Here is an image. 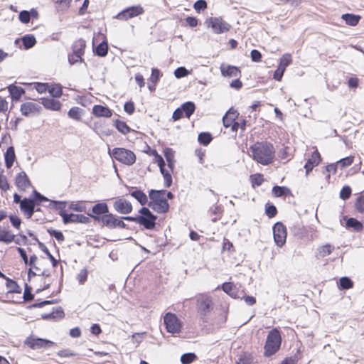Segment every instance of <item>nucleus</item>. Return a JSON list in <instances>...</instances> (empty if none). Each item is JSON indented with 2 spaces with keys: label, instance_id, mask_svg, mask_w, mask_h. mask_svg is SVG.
Here are the masks:
<instances>
[{
  "label": "nucleus",
  "instance_id": "obj_1",
  "mask_svg": "<svg viewBox=\"0 0 364 364\" xmlns=\"http://www.w3.org/2000/svg\"><path fill=\"white\" fill-rule=\"evenodd\" d=\"M250 151L252 159L264 166L270 164L275 155L273 145L267 141L255 143L250 147Z\"/></svg>",
  "mask_w": 364,
  "mask_h": 364
},
{
  "label": "nucleus",
  "instance_id": "obj_2",
  "mask_svg": "<svg viewBox=\"0 0 364 364\" xmlns=\"http://www.w3.org/2000/svg\"><path fill=\"white\" fill-rule=\"evenodd\" d=\"M165 190H153L149 191L150 201L148 203V205L154 211L158 213H165L168 210L169 204L167 199L165 197Z\"/></svg>",
  "mask_w": 364,
  "mask_h": 364
},
{
  "label": "nucleus",
  "instance_id": "obj_3",
  "mask_svg": "<svg viewBox=\"0 0 364 364\" xmlns=\"http://www.w3.org/2000/svg\"><path fill=\"white\" fill-rule=\"evenodd\" d=\"M282 337L277 328L271 330L267 336L264 355L266 357L275 354L280 348Z\"/></svg>",
  "mask_w": 364,
  "mask_h": 364
},
{
  "label": "nucleus",
  "instance_id": "obj_4",
  "mask_svg": "<svg viewBox=\"0 0 364 364\" xmlns=\"http://www.w3.org/2000/svg\"><path fill=\"white\" fill-rule=\"evenodd\" d=\"M109 154L118 161L131 166L136 161V155L131 150L124 148H114Z\"/></svg>",
  "mask_w": 364,
  "mask_h": 364
},
{
  "label": "nucleus",
  "instance_id": "obj_5",
  "mask_svg": "<svg viewBox=\"0 0 364 364\" xmlns=\"http://www.w3.org/2000/svg\"><path fill=\"white\" fill-rule=\"evenodd\" d=\"M198 312L200 315L203 321L207 322L206 316L213 309V302L212 298L205 294H200L197 296Z\"/></svg>",
  "mask_w": 364,
  "mask_h": 364
},
{
  "label": "nucleus",
  "instance_id": "obj_6",
  "mask_svg": "<svg viewBox=\"0 0 364 364\" xmlns=\"http://www.w3.org/2000/svg\"><path fill=\"white\" fill-rule=\"evenodd\" d=\"M141 215H138V223L147 230L154 229L157 216L154 215L149 208L143 207L139 210Z\"/></svg>",
  "mask_w": 364,
  "mask_h": 364
},
{
  "label": "nucleus",
  "instance_id": "obj_7",
  "mask_svg": "<svg viewBox=\"0 0 364 364\" xmlns=\"http://www.w3.org/2000/svg\"><path fill=\"white\" fill-rule=\"evenodd\" d=\"M208 27H210L213 33L220 34L228 32L231 26L221 18L211 17L206 20Z\"/></svg>",
  "mask_w": 364,
  "mask_h": 364
},
{
  "label": "nucleus",
  "instance_id": "obj_8",
  "mask_svg": "<svg viewBox=\"0 0 364 364\" xmlns=\"http://www.w3.org/2000/svg\"><path fill=\"white\" fill-rule=\"evenodd\" d=\"M164 321L168 333H176L181 331V322L174 314L167 313L164 316Z\"/></svg>",
  "mask_w": 364,
  "mask_h": 364
},
{
  "label": "nucleus",
  "instance_id": "obj_9",
  "mask_svg": "<svg viewBox=\"0 0 364 364\" xmlns=\"http://www.w3.org/2000/svg\"><path fill=\"white\" fill-rule=\"evenodd\" d=\"M144 12V10L140 5L133 6L122 10L116 16V18L122 21H127L129 18L141 15Z\"/></svg>",
  "mask_w": 364,
  "mask_h": 364
},
{
  "label": "nucleus",
  "instance_id": "obj_10",
  "mask_svg": "<svg viewBox=\"0 0 364 364\" xmlns=\"http://www.w3.org/2000/svg\"><path fill=\"white\" fill-rule=\"evenodd\" d=\"M59 215L63 218V221L65 224L68 223H83L87 224L90 222V218L80 214L70 213L68 214L65 211L59 212Z\"/></svg>",
  "mask_w": 364,
  "mask_h": 364
},
{
  "label": "nucleus",
  "instance_id": "obj_11",
  "mask_svg": "<svg viewBox=\"0 0 364 364\" xmlns=\"http://www.w3.org/2000/svg\"><path fill=\"white\" fill-rule=\"evenodd\" d=\"M274 239L278 247H282L286 242L287 228L282 223H277L273 227Z\"/></svg>",
  "mask_w": 364,
  "mask_h": 364
},
{
  "label": "nucleus",
  "instance_id": "obj_12",
  "mask_svg": "<svg viewBox=\"0 0 364 364\" xmlns=\"http://www.w3.org/2000/svg\"><path fill=\"white\" fill-rule=\"evenodd\" d=\"M239 113L237 111L230 109L223 117V122L225 127H231V130L237 132L238 130V124L235 123L238 118Z\"/></svg>",
  "mask_w": 364,
  "mask_h": 364
},
{
  "label": "nucleus",
  "instance_id": "obj_13",
  "mask_svg": "<svg viewBox=\"0 0 364 364\" xmlns=\"http://www.w3.org/2000/svg\"><path fill=\"white\" fill-rule=\"evenodd\" d=\"M25 343L32 349L46 348L53 344V343L49 340L33 336L27 338Z\"/></svg>",
  "mask_w": 364,
  "mask_h": 364
},
{
  "label": "nucleus",
  "instance_id": "obj_14",
  "mask_svg": "<svg viewBox=\"0 0 364 364\" xmlns=\"http://www.w3.org/2000/svg\"><path fill=\"white\" fill-rule=\"evenodd\" d=\"M88 216L92 218L97 222H101L104 226L109 229L116 228L117 218L112 213H107L102 216H95L88 213Z\"/></svg>",
  "mask_w": 364,
  "mask_h": 364
},
{
  "label": "nucleus",
  "instance_id": "obj_15",
  "mask_svg": "<svg viewBox=\"0 0 364 364\" xmlns=\"http://www.w3.org/2000/svg\"><path fill=\"white\" fill-rule=\"evenodd\" d=\"M113 208L117 213L120 214H129L132 211V205L124 198L117 199L113 203Z\"/></svg>",
  "mask_w": 364,
  "mask_h": 364
},
{
  "label": "nucleus",
  "instance_id": "obj_16",
  "mask_svg": "<svg viewBox=\"0 0 364 364\" xmlns=\"http://www.w3.org/2000/svg\"><path fill=\"white\" fill-rule=\"evenodd\" d=\"M35 206V200L25 198L21 203L20 208L27 215L28 218H31L34 213Z\"/></svg>",
  "mask_w": 364,
  "mask_h": 364
},
{
  "label": "nucleus",
  "instance_id": "obj_17",
  "mask_svg": "<svg viewBox=\"0 0 364 364\" xmlns=\"http://www.w3.org/2000/svg\"><path fill=\"white\" fill-rule=\"evenodd\" d=\"M220 72L223 76L228 77H239L240 76L241 72L240 69L233 65L221 64Z\"/></svg>",
  "mask_w": 364,
  "mask_h": 364
},
{
  "label": "nucleus",
  "instance_id": "obj_18",
  "mask_svg": "<svg viewBox=\"0 0 364 364\" xmlns=\"http://www.w3.org/2000/svg\"><path fill=\"white\" fill-rule=\"evenodd\" d=\"M15 183L19 191H26L31 183L24 171L18 173L15 178Z\"/></svg>",
  "mask_w": 364,
  "mask_h": 364
},
{
  "label": "nucleus",
  "instance_id": "obj_19",
  "mask_svg": "<svg viewBox=\"0 0 364 364\" xmlns=\"http://www.w3.org/2000/svg\"><path fill=\"white\" fill-rule=\"evenodd\" d=\"M321 160V155L317 150L311 154V158H309L306 163L304 168L306 169V173H309L313 169L314 167L318 166Z\"/></svg>",
  "mask_w": 364,
  "mask_h": 364
},
{
  "label": "nucleus",
  "instance_id": "obj_20",
  "mask_svg": "<svg viewBox=\"0 0 364 364\" xmlns=\"http://www.w3.org/2000/svg\"><path fill=\"white\" fill-rule=\"evenodd\" d=\"M41 107L34 102H28L21 105V112L23 116H28L31 114L38 112Z\"/></svg>",
  "mask_w": 364,
  "mask_h": 364
},
{
  "label": "nucleus",
  "instance_id": "obj_21",
  "mask_svg": "<svg viewBox=\"0 0 364 364\" xmlns=\"http://www.w3.org/2000/svg\"><path fill=\"white\" fill-rule=\"evenodd\" d=\"M92 114L97 117H111L112 111L107 107L102 105H95L92 107Z\"/></svg>",
  "mask_w": 364,
  "mask_h": 364
},
{
  "label": "nucleus",
  "instance_id": "obj_22",
  "mask_svg": "<svg viewBox=\"0 0 364 364\" xmlns=\"http://www.w3.org/2000/svg\"><path fill=\"white\" fill-rule=\"evenodd\" d=\"M41 103L48 109L58 111L61 108V103L54 98H42Z\"/></svg>",
  "mask_w": 364,
  "mask_h": 364
},
{
  "label": "nucleus",
  "instance_id": "obj_23",
  "mask_svg": "<svg viewBox=\"0 0 364 364\" xmlns=\"http://www.w3.org/2000/svg\"><path fill=\"white\" fill-rule=\"evenodd\" d=\"M8 91L11 96L12 100H18L25 91L21 87H18L14 85H11L8 87Z\"/></svg>",
  "mask_w": 364,
  "mask_h": 364
},
{
  "label": "nucleus",
  "instance_id": "obj_24",
  "mask_svg": "<svg viewBox=\"0 0 364 364\" xmlns=\"http://www.w3.org/2000/svg\"><path fill=\"white\" fill-rule=\"evenodd\" d=\"M129 194L137 200L141 205H144L148 203V198L142 191L135 188L130 191Z\"/></svg>",
  "mask_w": 364,
  "mask_h": 364
},
{
  "label": "nucleus",
  "instance_id": "obj_25",
  "mask_svg": "<svg viewBox=\"0 0 364 364\" xmlns=\"http://www.w3.org/2000/svg\"><path fill=\"white\" fill-rule=\"evenodd\" d=\"M92 211L95 216H100V215H106L109 213L108 205L105 203H99L95 204L92 208Z\"/></svg>",
  "mask_w": 364,
  "mask_h": 364
},
{
  "label": "nucleus",
  "instance_id": "obj_26",
  "mask_svg": "<svg viewBox=\"0 0 364 364\" xmlns=\"http://www.w3.org/2000/svg\"><path fill=\"white\" fill-rule=\"evenodd\" d=\"M15 158L14 148L13 146H9L4 154L5 165L8 168L13 166Z\"/></svg>",
  "mask_w": 364,
  "mask_h": 364
},
{
  "label": "nucleus",
  "instance_id": "obj_27",
  "mask_svg": "<svg viewBox=\"0 0 364 364\" xmlns=\"http://www.w3.org/2000/svg\"><path fill=\"white\" fill-rule=\"evenodd\" d=\"M15 235L9 230L0 227V242L9 244L14 241Z\"/></svg>",
  "mask_w": 364,
  "mask_h": 364
},
{
  "label": "nucleus",
  "instance_id": "obj_28",
  "mask_svg": "<svg viewBox=\"0 0 364 364\" xmlns=\"http://www.w3.org/2000/svg\"><path fill=\"white\" fill-rule=\"evenodd\" d=\"M85 41L81 38L78 39L77 41H75L73 45V52L80 56H82L85 53Z\"/></svg>",
  "mask_w": 364,
  "mask_h": 364
},
{
  "label": "nucleus",
  "instance_id": "obj_29",
  "mask_svg": "<svg viewBox=\"0 0 364 364\" xmlns=\"http://www.w3.org/2000/svg\"><path fill=\"white\" fill-rule=\"evenodd\" d=\"M164 156L168 163V166L173 171L174 166V151L171 148H166L164 151Z\"/></svg>",
  "mask_w": 364,
  "mask_h": 364
},
{
  "label": "nucleus",
  "instance_id": "obj_30",
  "mask_svg": "<svg viewBox=\"0 0 364 364\" xmlns=\"http://www.w3.org/2000/svg\"><path fill=\"white\" fill-rule=\"evenodd\" d=\"M5 279L6 281V288L9 289V292H10V293H21V288L17 284L16 282H15L14 280L9 278L7 277H6V278H5Z\"/></svg>",
  "mask_w": 364,
  "mask_h": 364
},
{
  "label": "nucleus",
  "instance_id": "obj_31",
  "mask_svg": "<svg viewBox=\"0 0 364 364\" xmlns=\"http://www.w3.org/2000/svg\"><path fill=\"white\" fill-rule=\"evenodd\" d=\"M342 19H343L347 24L353 26L358 23L360 16L351 14H345L342 15Z\"/></svg>",
  "mask_w": 364,
  "mask_h": 364
},
{
  "label": "nucleus",
  "instance_id": "obj_32",
  "mask_svg": "<svg viewBox=\"0 0 364 364\" xmlns=\"http://www.w3.org/2000/svg\"><path fill=\"white\" fill-rule=\"evenodd\" d=\"M183 112L185 113L186 117L189 118L196 109L195 104L193 102H186L181 107Z\"/></svg>",
  "mask_w": 364,
  "mask_h": 364
},
{
  "label": "nucleus",
  "instance_id": "obj_33",
  "mask_svg": "<svg viewBox=\"0 0 364 364\" xmlns=\"http://www.w3.org/2000/svg\"><path fill=\"white\" fill-rule=\"evenodd\" d=\"M235 364H254L253 356L249 353H243L240 355Z\"/></svg>",
  "mask_w": 364,
  "mask_h": 364
},
{
  "label": "nucleus",
  "instance_id": "obj_34",
  "mask_svg": "<svg viewBox=\"0 0 364 364\" xmlns=\"http://www.w3.org/2000/svg\"><path fill=\"white\" fill-rule=\"evenodd\" d=\"M363 224L353 218H348L346 220V228H353L354 230L360 231L363 229Z\"/></svg>",
  "mask_w": 364,
  "mask_h": 364
},
{
  "label": "nucleus",
  "instance_id": "obj_35",
  "mask_svg": "<svg viewBox=\"0 0 364 364\" xmlns=\"http://www.w3.org/2000/svg\"><path fill=\"white\" fill-rule=\"evenodd\" d=\"M83 110L78 107H73L68 112L70 118L79 121L82 115Z\"/></svg>",
  "mask_w": 364,
  "mask_h": 364
},
{
  "label": "nucleus",
  "instance_id": "obj_36",
  "mask_svg": "<svg viewBox=\"0 0 364 364\" xmlns=\"http://www.w3.org/2000/svg\"><path fill=\"white\" fill-rule=\"evenodd\" d=\"M108 52V44L107 41H102L95 48V53L97 55L105 57Z\"/></svg>",
  "mask_w": 364,
  "mask_h": 364
},
{
  "label": "nucleus",
  "instance_id": "obj_37",
  "mask_svg": "<svg viewBox=\"0 0 364 364\" xmlns=\"http://www.w3.org/2000/svg\"><path fill=\"white\" fill-rule=\"evenodd\" d=\"M334 246L329 244H326L325 245L320 247L318 249L319 257H325L331 255L332 252L334 250Z\"/></svg>",
  "mask_w": 364,
  "mask_h": 364
},
{
  "label": "nucleus",
  "instance_id": "obj_38",
  "mask_svg": "<svg viewBox=\"0 0 364 364\" xmlns=\"http://www.w3.org/2000/svg\"><path fill=\"white\" fill-rule=\"evenodd\" d=\"M114 126L117 129L123 134H127L131 131L130 127L124 122L119 119L115 120Z\"/></svg>",
  "mask_w": 364,
  "mask_h": 364
},
{
  "label": "nucleus",
  "instance_id": "obj_39",
  "mask_svg": "<svg viewBox=\"0 0 364 364\" xmlns=\"http://www.w3.org/2000/svg\"><path fill=\"white\" fill-rule=\"evenodd\" d=\"M64 316V312L60 307L56 309L55 311H53L50 314H42V318L44 319H50L55 318H62Z\"/></svg>",
  "mask_w": 364,
  "mask_h": 364
},
{
  "label": "nucleus",
  "instance_id": "obj_40",
  "mask_svg": "<svg viewBox=\"0 0 364 364\" xmlns=\"http://www.w3.org/2000/svg\"><path fill=\"white\" fill-rule=\"evenodd\" d=\"M353 287V282L348 277H343L339 279L341 289H349Z\"/></svg>",
  "mask_w": 364,
  "mask_h": 364
},
{
  "label": "nucleus",
  "instance_id": "obj_41",
  "mask_svg": "<svg viewBox=\"0 0 364 364\" xmlns=\"http://www.w3.org/2000/svg\"><path fill=\"white\" fill-rule=\"evenodd\" d=\"M160 172L164 176L165 181V187L169 188L172 184V176L170 171L166 170L164 166L160 168Z\"/></svg>",
  "mask_w": 364,
  "mask_h": 364
},
{
  "label": "nucleus",
  "instance_id": "obj_42",
  "mask_svg": "<svg viewBox=\"0 0 364 364\" xmlns=\"http://www.w3.org/2000/svg\"><path fill=\"white\" fill-rule=\"evenodd\" d=\"M23 46L28 49L34 46L36 43V38L33 36L27 35L22 38Z\"/></svg>",
  "mask_w": 364,
  "mask_h": 364
},
{
  "label": "nucleus",
  "instance_id": "obj_43",
  "mask_svg": "<svg viewBox=\"0 0 364 364\" xmlns=\"http://www.w3.org/2000/svg\"><path fill=\"white\" fill-rule=\"evenodd\" d=\"M38 246L41 249V250L48 256L50 260L52 262L53 266L55 267L57 266L58 262L55 257L50 254L48 249L45 246V245L41 242H38Z\"/></svg>",
  "mask_w": 364,
  "mask_h": 364
},
{
  "label": "nucleus",
  "instance_id": "obj_44",
  "mask_svg": "<svg viewBox=\"0 0 364 364\" xmlns=\"http://www.w3.org/2000/svg\"><path fill=\"white\" fill-rule=\"evenodd\" d=\"M291 63V57L290 54H284L280 59L279 68L285 71L286 68Z\"/></svg>",
  "mask_w": 364,
  "mask_h": 364
},
{
  "label": "nucleus",
  "instance_id": "obj_45",
  "mask_svg": "<svg viewBox=\"0 0 364 364\" xmlns=\"http://www.w3.org/2000/svg\"><path fill=\"white\" fill-rule=\"evenodd\" d=\"M198 139L201 144L206 146L211 141L212 136L210 133L202 132L199 134Z\"/></svg>",
  "mask_w": 364,
  "mask_h": 364
},
{
  "label": "nucleus",
  "instance_id": "obj_46",
  "mask_svg": "<svg viewBox=\"0 0 364 364\" xmlns=\"http://www.w3.org/2000/svg\"><path fill=\"white\" fill-rule=\"evenodd\" d=\"M196 359V355L193 353H184L181 357V361L183 364H190Z\"/></svg>",
  "mask_w": 364,
  "mask_h": 364
},
{
  "label": "nucleus",
  "instance_id": "obj_47",
  "mask_svg": "<svg viewBox=\"0 0 364 364\" xmlns=\"http://www.w3.org/2000/svg\"><path fill=\"white\" fill-rule=\"evenodd\" d=\"M355 208L360 213H364V195L358 196L355 203Z\"/></svg>",
  "mask_w": 364,
  "mask_h": 364
},
{
  "label": "nucleus",
  "instance_id": "obj_48",
  "mask_svg": "<svg viewBox=\"0 0 364 364\" xmlns=\"http://www.w3.org/2000/svg\"><path fill=\"white\" fill-rule=\"evenodd\" d=\"M49 207L60 211H64L66 203L63 201L50 200Z\"/></svg>",
  "mask_w": 364,
  "mask_h": 364
},
{
  "label": "nucleus",
  "instance_id": "obj_49",
  "mask_svg": "<svg viewBox=\"0 0 364 364\" xmlns=\"http://www.w3.org/2000/svg\"><path fill=\"white\" fill-rule=\"evenodd\" d=\"M48 90L53 97H59L62 95V89L58 85H53L51 87L48 85Z\"/></svg>",
  "mask_w": 364,
  "mask_h": 364
},
{
  "label": "nucleus",
  "instance_id": "obj_50",
  "mask_svg": "<svg viewBox=\"0 0 364 364\" xmlns=\"http://www.w3.org/2000/svg\"><path fill=\"white\" fill-rule=\"evenodd\" d=\"M190 73L185 67H179L174 71V75L176 78H181L187 76Z\"/></svg>",
  "mask_w": 364,
  "mask_h": 364
},
{
  "label": "nucleus",
  "instance_id": "obj_51",
  "mask_svg": "<svg viewBox=\"0 0 364 364\" xmlns=\"http://www.w3.org/2000/svg\"><path fill=\"white\" fill-rule=\"evenodd\" d=\"M48 232L59 242H63L65 240L63 234L59 230L49 229Z\"/></svg>",
  "mask_w": 364,
  "mask_h": 364
},
{
  "label": "nucleus",
  "instance_id": "obj_52",
  "mask_svg": "<svg viewBox=\"0 0 364 364\" xmlns=\"http://www.w3.org/2000/svg\"><path fill=\"white\" fill-rule=\"evenodd\" d=\"M353 163V157L348 156L343 158L338 161V166H340L341 168H344L346 166H350Z\"/></svg>",
  "mask_w": 364,
  "mask_h": 364
},
{
  "label": "nucleus",
  "instance_id": "obj_53",
  "mask_svg": "<svg viewBox=\"0 0 364 364\" xmlns=\"http://www.w3.org/2000/svg\"><path fill=\"white\" fill-rule=\"evenodd\" d=\"M350 195L351 188L348 186L343 187L340 192V198L343 200H347L350 198Z\"/></svg>",
  "mask_w": 364,
  "mask_h": 364
},
{
  "label": "nucleus",
  "instance_id": "obj_54",
  "mask_svg": "<svg viewBox=\"0 0 364 364\" xmlns=\"http://www.w3.org/2000/svg\"><path fill=\"white\" fill-rule=\"evenodd\" d=\"M265 213L269 218H272L277 215V210L276 207L274 205H268L267 204V205H266Z\"/></svg>",
  "mask_w": 364,
  "mask_h": 364
},
{
  "label": "nucleus",
  "instance_id": "obj_55",
  "mask_svg": "<svg viewBox=\"0 0 364 364\" xmlns=\"http://www.w3.org/2000/svg\"><path fill=\"white\" fill-rule=\"evenodd\" d=\"M194 9L200 12L207 8V2L205 0H198L193 4Z\"/></svg>",
  "mask_w": 364,
  "mask_h": 364
},
{
  "label": "nucleus",
  "instance_id": "obj_56",
  "mask_svg": "<svg viewBox=\"0 0 364 364\" xmlns=\"http://www.w3.org/2000/svg\"><path fill=\"white\" fill-rule=\"evenodd\" d=\"M287 191H288L287 188L277 186H274L272 188V192L276 197H281L285 195Z\"/></svg>",
  "mask_w": 364,
  "mask_h": 364
},
{
  "label": "nucleus",
  "instance_id": "obj_57",
  "mask_svg": "<svg viewBox=\"0 0 364 364\" xmlns=\"http://www.w3.org/2000/svg\"><path fill=\"white\" fill-rule=\"evenodd\" d=\"M70 209L75 211L82 212L85 210V205L82 202L72 203L70 205Z\"/></svg>",
  "mask_w": 364,
  "mask_h": 364
},
{
  "label": "nucleus",
  "instance_id": "obj_58",
  "mask_svg": "<svg viewBox=\"0 0 364 364\" xmlns=\"http://www.w3.org/2000/svg\"><path fill=\"white\" fill-rule=\"evenodd\" d=\"M34 298V295L31 293V287L26 284L24 293H23V299L26 301H30L33 300Z\"/></svg>",
  "mask_w": 364,
  "mask_h": 364
},
{
  "label": "nucleus",
  "instance_id": "obj_59",
  "mask_svg": "<svg viewBox=\"0 0 364 364\" xmlns=\"http://www.w3.org/2000/svg\"><path fill=\"white\" fill-rule=\"evenodd\" d=\"M19 20L24 23H28L31 19V14L27 11H22L18 15Z\"/></svg>",
  "mask_w": 364,
  "mask_h": 364
},
{
  "label": "nucleus",
  "instance_id": "obj_60",
  "mask_svg": "<svg viewBox=\"0 0 364 364\" xmlns=\"http://www.w3.org/2000/svg\"><path fill=\"white\" fill-rule=\"evenodd\" d=\"M87 269H81L77 276V279L78 280L79 283L81 284H84L85 282L87 280Z\"/></svg>",
  "mask_w": 364,
  "mask_h": 364
},
{
  "label": "nucleus",
  "instance_id": "obj_61",
  "mask_svg": "<svg viewBox=\"0 0 364 364\" xmlns=\"http://www.w3.org/2000/svg\"><path fill=\"white\" fill-rule=\"evenodd\" d=\"M9 219L11 221V225L16 229H19L21 224V220L16 215H11L9 216Z\"/></svg>",
  "mask_w": 364,
  "mask_h": 364
},
{
  "label": "nucleus",
  "instance_id": "obj_62",
  "mask_svg": "<svg viewBox=\"0 0 364 364\" xmlns=\"http://www.w3.org/2000/svg\"><path fill=\"white\" fill-rule=\"evenodd\" d=\"M82 56L73 52L72 54L68 55V61L70 65H73L77 62H82Z\"/></svg>",
  "mask_w": 364,
  "mask_h": 364
},
{
  "label": "nucleus",
  "instance_id": "obj_63",
  "mask_svg": "<svg viewBox=\"0 0 364 364\" xmlns=\"http://www.w3.org/2000/svg\"><path fill=\"white\" fill-rule=\"evenodd\" d=\"M233 284L230 282H225L222 285L223 290L230 296H233Z\"/></svg>",
  "mask_w": 364,
  "mask_h": 364
},
{
  "label": "nucleus",
  "instance_id": "obj_64",
  "mask_svg": "<svg viewBox=\"0 0 364 364\" xmlns=\"http://www.w3.org/2000/svg\"><path fill=\"white\" fill-rule=\"evenodd\" d=\"M36 90L38 93H44L48 90V85L46 83L38 82L36 83Z\"/></svg>",
  "mask_w": 364,
  "mask_h": 364
}]
</instances>
